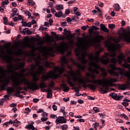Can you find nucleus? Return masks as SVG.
<instances>
[{"instance_id":"18","label":"nucleus","mask_w":130,"mask_h":130,"mask_svg":"<svg viewBox=\"0 0 130 130\" xmlns=\"http://www.w3.org/2000/svg\"><path fill=\"white\" fill-rule=\"evenodd\" d=\"M15 74V77H19V79H14V75H13V79L12 81H13V82L15 80H18V81H20L21 79H23V78H25L24 77H25V74L23 73H19L18 72H14Z\"/></svg>"},{"instance_id":"41","label":"nucleus","mask_w":130,"mask_h":130,"mask_svg":"<svg viewBox=\"0 0 130 130\" xmlns=\"http://www.w3.org/2000/svg\"><path fill=\"white\" fill-rule=\"evenodd\" d=\"M100 90L101 93H102V94H106V93L108 92V91L104 90L103 88H102V87H101L100 88Z\"/></svg>"},{"instance_id":"16","label":"nucleus","mask_w":130,"mask_h":130,"mask_svg":"<svg viewBox=\"0 0 130 130\" xmlns=\"http://www.w3.org/2000/svg\"><path fill=\"white\" fill-rule=\"evenodd\" d=\"M124 68H126L127 69H129L128 71H126L124 73V77H127L128 80L130 81V64L127 63H124L123 64Z\"/></svg>"},{"instance_id":"4","label":"nucleus","mask_w":130,"mask_h":130,"mask_svg":"<svg viewBox=\"0 0 130 130\" xmlns=\"http://www.w3.org/2000/svg\"><path fill=\"white\" fill-rule=\"evenodd\" d=\"M23 83H24V85H26V86H27V87L25 86L23 87V90L24 91H27L28 89L31 90V91L39 90V86L37 85V83L36 82L30 83V81L27 80L26 78H23L21 79L20 80H15L13 81V83L15 87H18L19 86H20V85H22Z\"/></svg>"},{"instance_id":"57","label":"nucleus","mask_w":130,"mask_h":130,"mask_svg":"<svg viewBox=\"0 0 130 130\" xmlns=\"http://www.w3.org/2000/svg\"><path fill=\"white\" fill-rule=\"evenodd\" d=\"M52 108L54 111H56L57 110V106H56L55 105H53L52 106Z\"/></svg>"},{"instance_id":"35","label":"nucleus","mask_w":130,"mask_h":130,"mask_svg":"<svg viewBox=\"0 0 130 130\" xmlns=\"http://www.w3.org/2000/svg\"><path fill=\"white\" fill-rule=\"evenodd\" d=\"M93 40H90L89 41L86 43V46H87V47H89V46H90V45H93Z\"/></svg>"},{"instance_id":"47","label":"nucleus","mask_w":130,"mask_h":130,"mask_svg":"<svg viewBox=\"0 0 130 130\" xmlns=\"http://www.w3.org/2000/svg\"><path fill=\"white\" fill-rule=\"evenodd\" d=\"M4 20V23L5 24V25H7L8 24V18H7L6 17H5L3 18Z\"/></svg>"},{"instance_id":"9","label":"nucleus","mask_w":130,"mask_h":130,"mask_svg":"<svg viewBox=\"0 0 130 130\" xmlns=\"http://www.w3.org/2000/svg\"><path fill=\"white\" fill-rule=\"evenodd\" d=\"M107 47L108 48V50L109 51H111L112 52L111 56H112L113 58L115 57V56H116V52H115V50H117L118 49V45L116 44L111 43L110 45H107Z\"/></svg>"},{"instance_id":"46","label":"nucleus","mask_w":130,"mask_h":130,"mask_svg":"<svg viewBox=\"0 0 130 130\" xmlns=\"http://www.w3.org/2000/svg\"><path fill=\"white\" fill-rule=\"evenodd\" d=\"M108 26L110 29H113V28H115V25L113 24H109Z\"/></svg>"},{"instance_id":"36","label":"nucleus","mask_w":130,"mask_h":130,"mask_svg":"<svg viewBox=\"0 0 130 130\" xmlns=\"http://www.w3.org/2000/svg\"><path fill=\"white\" fill-rule=\"evenodd\" d=\"M33 123L29 124L28 125H26L25 126V128L26 129H32L34 127Z\"/></svg>"},{"instance_id":"50","label":"nucleus","mask_w":130,"mask_h":130,"mask_svg":"<svg viewBox=\"0 0 130 130\" xmlns=\"http://www.w3.org/2000/svg\"><path fill=\"white\" fill-rule=\"evenodd\" d=\"M52 97V92L47 93V98L50 99Z\"/></svg>"},{"instance_id":"55","label":"nucleus","mask_w":130,"mask_h":130,"mask_svg":"<svg viewBox=\"0 0 130 130\" xmlns=\"http://www.w3.org/2000/svg\"><path fill=\"white\" fill-rule=\"evenodd\" d=\"M54 82H51L49 88H53V87H54Z\"/></svg>"},{"instance_id":"54","label":"nucleus","mask_w":130,"mask_h":130,"mask_svg":"<svg viewBox=\"0 0 130 130\" xmlns=\"http://www.w3.org/2000/svg\"><path fill=\"white\" fill-rule=\"evenodd\" d=\"M50 117L51 118H53L54 119H57V116L54 115V114H51L50 115Z\"/></svg>"},{"instance_id":"40","label":"nucleus","mask_w":130,"mask_h":130,"mask_svg":"<svg viewBox=\"0 0 130 130\" xmlns=\"http://www.w3.org/2000/svg\"><path fill=\"white\" fill-rule=\"evenodd\" d=\"M65 109H66V108H64V107H61L60 108V110H61L62 113L63 114V115H67V113L64 111Z\"/></svg>"},{"instance_id":"31","label":"nucleus","mask_w":130,"mask_h":130,"mask_svg":"<svg viewBox=\"0 0 130 130\" xmlns=\"http://www.w3.org/2000/svg\"><path fill=\"white\" fill-rule=\"evenodd\" d=\"M56 9L57 11H59L60 10H63V6L62 5H57L56 6Z\"/></svg>"},{"instance_id":"60","label":"nucleus","mask_w":130,"mask_h":130,"mask_svg":"<svg viewBox=\"0 0 130 130\" xmlns=\"http://www.w3.org/2000/svg\"><path fill=\"white\" fill-rule=\"evenodd\" d=\"M47 115H48V114L44 111L42 113V116L44 117V116H47Z\"/></svg>"},{"instance_id":"8","label":"nucleus","mask_w":130,"mask_h":130,"mask_svg":"<svg viewBox=\"0 0 130 130\" xmlns=\"http://www.w3.org/2000/svg\"><path fill=\"white\" fill-rule=\"evenodd\" d=\"M85 82L86 83H93V84H89L88 88H89L90 90H93V91H95V90H96V88L97 87V85L100 84V82H101V79L94 80H90L89 78H86Z\"/></svg>"},{"instance_id":"30","label":"nucleus","mask_w":130,"mask_h":130,"mask_svg":"<svg viewBox=\"0 0 130 130\" xmlns=\"http://www.w3.org/2000/svg\"><path fill=\"white\" fill-rule=\"evenodd\" d=\"M87 55L88 54L86 52H85L84 54L83 52L82 53V63H86L87 62L86 60L84 59V55Z\"/></svg>"},{"instance_id":"48","label":"nucleus","mask_w":130,"mask_h":130,"mask_svg":"<svg viewBox=\"0 0 130 130\" xmlns=\"http://www.w3.org/2000/svg\"><path fill=\"white\" fill-rule=\"evenodd\" d=\"M93 110H94V111H95V113L100 112V110H99V109L98 107H93Z\"/></svg>"},{"instance_id":"39","label":"nucleus","mask_w":130,"mask_h":130,"mask_svg":"<svg viewBox=\"0 0 130 130\" xmlns=\"http://www.w3.org/2000/svg\"><path fill=\"white\" fill-rule=\"evenodd\" d=\"M114 9L115 11H117L118 12H119V10H120L119 4H116V5L114 6Z\"/></svg>"},{"instance_id":"28","label":"nucleus","mask_w":130,"mask_h":130,"mask_svg":"<svg viewBox=\"0 0 130 130\" xmlns=\"http://www.w3.org/2000/svg\"><path fill=\"white\" fill-rule=\"evenodd\" d=\"M54 15L55 16V17H56L57 18H60V17H61V16H62V11H59L57 12H56L54 14Z\"/></svg>"},{"instance_id":"26","label":"nucleus","mask_w":130,"mask_h":130,"mask_svg":"<svg viewBox=\"0 0 130 130\" xmlns=\"http://www.w3.org/2000/svg\"><path fill=\"white\" fill-rule=\"evenodd\" d=\"M27 42L24 43L22 44V46L23 47H24V48H26V47H30L31 45H30V43H29V42H28V40H29V38H27L26 39Z\"/></svg>"},{"instance_id":"49","label":"nucleus","mask_w":130,"mask_h":130,"mask_svg":"<svg viewBox=\"0 0 130 130\" xmlns=\"http://www.w3.org/2000/svg\"><path fill=\"white\" fill-rule=\"evenodd\" d=\"M88 58H89V60H93V59H94V56H93L92 54H89Z\"/></svg>"},{"instance_id":"17","label":"nucleus","mask_w":130,"mask_h":130,"mask_svg":"<svg viewBox=\"0 0 130 130\" xmlns=\"http://www.w3.org/2000/svg\"><path fill=\"white\" fill-rule=\"evenodd\" d=\"M110 96L114 99V100H117V101H119V100H121L122 99V95H117V94L114 92H112V93L110 94Z\"/></svg>"},{"instance_id":"1","label":"nucleus","mask_w":130,"mask_h":130,"mask_svg":"<svg viewBox=\"0 0 130 130\" xmlns=\"http://www.w3.org/2000/svg\"><path fill=\"white\" fill-rule=\"evenodd\" d=\"M3 59L6 61L7 64V70H6L4 68L0 67V89L1 91H4L8 88L10 84V80H13V76L15 74V71L21 69V72L25 73L27 69H24L25 62H21V58H14V57L8 55H3Z\"/></svg>"},{"instance_id":"15","label":"nucleus","mask_w":130,"mask_h":130,"mask_svg":"<svg viewBox=\"0 0 130 130\" xmlns=\"http://www.w3.org/2000/svg\"><path fill=\"white\" fill-rule=\"evenodd\" d=\"M55 122L56 124H59V123H67V119H66L63 116H58L57 119H56Z\"/></svg>"},{"instance_id":"45","label":"nucleus","mask_w":130,"mask_h":130,"mask_svg":"<svg viewBox=\"0 0 130 130\" xmlns=\"http://www.w3.org/2000/svg\"><path fill=\"white\" fill-rule=\"evenodd\" d=\"M24 19H22L21 21L22 25L24 27H27V22L24 21Z\"/></svg>"},{"instance_id":"33","label":"nucleus","mask_w":130,"mask_h":130,"mask_svg":"<svg viewBox=\"0 0 130 130\" xmlns=\"http://www.w3.org/2000/svg\"><path fill=\"white\" fill-rule=\"evenodd\" d=\"M29 32H30V30H29V28H25L22 30V34H23V35H25L26 33L29 34Z\"/></svg>"},{"instance_id":"27","label":"nucleus","mask_w":130,"mask_h":130,"mask_svg":"<svg viewBox=\"0 0 130 130\" xmlns=\"http://www.w3.org/2000/svg\"><path fill=\"white\" fill-rule=\"evenodd\" d=\"M7 91L8 94H11V93H14L15 91V88H14V87H9L7 88Z\"/></svg>"},{"instance_id":"51","label":"nucleus","mask_w":130,"mask_h":130,"mask_svg":"<svg viewBox=\"0 0 130 130\" xmlns=\"http://www.w3.org/2000/svg\"><path fill=\"white\" fill-rule=\"evenodd\" d=\"M68 83L71 87H74V83L70 79L68 80Z\"/></svg>"},{"instance_id":"64","label":"nucleus","mask_w":130,"mask_h":130,"mask_svg":"<svg viewBox=\"0 0 130 130\" xmlns=\"http://www.w3.org/2000/svg\"><path fill=\"white\" fill-rule=\"evenodd\" d=\"M17 16H18L17 17V20H23L21 15H19V14H17Z\"/></svg>"},{"instance_id":"20","label":"nucleus","mask_w":130,"mask_h":130,"mask_svg":"<svg viewBox=\"0 0 130 130\" xmlns=\"http://www.w3.org/2000/svg\"><path fill=\"white\" fill-rule=\"evenodd\" d=\"M23 53L24 51H23V49L21 48H16V49L14 51V53L16 54V55L18 56L21 55V54H23Z\"/></svg>"},{"instance_id":"58","label":"nucleus","mask_w":130,"mask_h":130,"mask_svg":"<svg viewBox=\"0 0 130 130\" xmlns=\"http://www.w3.org/2000/svg\"><path fill=\"white\" fill-rule=\"evenodd\" d=\"M32 26V23L31 22H28L26 24V27H28L29 28L31 27Z\"/></svg>"},{"instance_id":"23","label":"nucleus","mask_w":130,"mask_h":130,"mask_svg":"<svg viewBox=\"0 0 130 130\" xmlns=\"http://www.w3.org/2000/svg\"><path fill=\"white\" fill-rule=\"evenodd\" d=\"M44 66L46 68H52L54 66V63L46 61L44 62Z\"/></svg>"},{"instance_id":"63","label":"nucleus","mask_w":130,"mask_h":130,"mask_svg":"<svg viewBox=\"0 0 130 130\" xmlns=\"http://www.w3.org/2000/svg\"><path fill=\"white\" fill-rule=\"evenodd\" d=\"M76 16H77V17H80L81 16V14L80 13V12L77 11L76 12H74Z\"/></svg>"},{"instance_id":"29","label":"nucleus","mask_w":130,"mask_h":130,"mask_svg":"<svg viewBox=\"0 0 130 130\" xmlns=\"http://www.w3.org/2000/svg\"><path fill=\"white\" fill-rule=\"evenodd\" d=\"M116 69H117V70L119 71V73L120 75H121V76H122V75L124 76V74L125 73H124L123 72V69H122L119 67L116 68Z\"/></svg>"},{"instance_id":"25","label":"nucleus","mask_w":130,"mask_h":130,"mask_svg":"<svg viewBox=\"0 0 130 130\" xmlns=\"http://www.w3.org/2000/svg\"><path fill=\"white\" fill-rule=\"evenodd\" d=\"M118 88L119 90H122L123 91H124L127 89L125 84H119L118 85Z\"/></svg>"},{"instance_id":"61","label":"nucleus","mask_w":130,"mask_h":130,"mask_svg":"<svg viewBox=\"0 0 130 130\" xmlns=\"http://www.w3.org/2000/svg\"><path fill=\"white\" fill-rule=\"evenodd\" d=\"M46 92H47V93H52V90H51V89L48 88L47 90H46Z\"/></svg>"},{"instance_id":"42","label":"nucleus","mask_w":130,"mask_h":130,"mask_svg":"<svg viewBox=\"0 0 130 130\" xmlns=\"http://www.w3.org/2000/svg\"><path fill=\"white\" fill-rule=\"evenodd\" d=\"M117 79H116L115 78H111L109 80V83H117Z\"/></svg>"},{"instance_id":"24","label":"nucleus","mask_w":130,"mask_h":130,"mask_svg":"<svg viewBox=\"0 0 130 130\" xmlns=\"http://www.w3.org/2000/svg\"><path fill=\"white\" fill-rule=\"evenodd\" d=\"M71 60L72 61V63H73L75 66H77L79 70H81V69H82V63L76 62V61L73 58H71Z\"/></svg>"},{"instance_id":"3","label":"nucleus","mask_w":130,"mask_h":130,"mask_svg":"<svg viewBox=\"0 0 130 130\" xmlns=\"http://www.w3.org/2000/svg\"><path fill=\"white\" fill-rule=\"evenodd\" d=\"M29 56L31 57H34V59L36 62V64H32L31 66V68L30 69V72L29 75H31L32 77V81L33 82H38L39 81V78L37 76V74H42V72L44 70V67L43 65H39L41 63V57L40 55H38L35 57V52L31 51L29 53Z\"/></svg>"},{"instance_id":"6","label":"nucleus","mask_w":130,"mask_h":130,"mask_svg":"<svg viewBox=\"0 0 130 130\" xmlns=\"http://www.w3.org/2000/svg\"><path fill=\"white\" fill-rule=\"evenodd\" d=\"M89 65L90 67L88 68V71L92 73L90 75V78L92 80H94V79L96 78V76L94 75V73H95L96 75L99 74V72L98 70L100 69V65H99L98 63L94 61L90 62Z\"/></svg>"},{"instance_id":"21","label":"nucleus","mask_w":130,"mask_h":130,"mask_svg":"<svg viewBox=\"0 0 130 130\" xmlns=\"http://www.w3.org/2000/svg\"><path fill=\"white\" fill-rule=\"evenodd\" d=\"M60 87L61 89H63V91L64 92H69V90H70V87H69L68 85L65 83L60 84Z\"/></svg>"},{"instance_id":"56","label":"nucleus","mask_w":130,"mask_h":130,"mask_svg":"<svg viewBox=\"0 0 130 130\" xmlns=\"http://www.w3.org/2000/svg\"><path fill=\"white\" fill-rule=\"evenodd\" d=\"M122 105H123V106H125V107H126V106H128V102H122Z\"/></svg>"},{"instance_id":"10","label":"nucleus","mask_w":130,"mask_h":130,"mask_svg":"<svg viewBox=\"0 0 130 130\" xmlns=\"http://www.w3.org/2000/svg\"><path fill=\"white\" fill-rule=\"evenodd\" d=\"M57 48L61 53L63 54L66 50H68V48H69V45L64 42H62L60 43V45L57 47Z\"/></svg>"},{"instance_id":"32","label":"nucleus","mask_w":130,"mask_h":130,"mask_svg":"<svg viewBox=\"0 0 130 130\" xmlns=\"http://www.w3.org/2000/svg\"><path fill=\"white\" fill-rule=\"evenodd\" d=\"M95 39H96V41H98V42H100V41H101V40H103V39H104V38H103V37L102 36H97L95 37Z\"/></svg>"},{"instance_id":"2","label":"nucleus","mask_w":130,"mask_h":130,"mask_svg":"<svg viewBox=\"0 0 130 130\" xmlns=\"http://www.w3.org/2000/svg\"><path fill=\"white\" fill-rule=\"evenodd\" d=\"M61 62L62 63L61 68L55 66L54 67V70L53 71H50L48 73L42 75L41 78L42 81L39 85L40 88H47V85L44 83L45 81H47V80H49V79H52V78H55L56 73H58V74H62L63 72H64V67L66 65L68 66V63L69 62V59L64 56L62 57L61 58Z\"/></svg>"},{"instance_id":"19","label":"nucleus","mask_w":130,"mask_h":130,"mask_svg":"<svg viewBox=\"0 0 130 130\" xmlns=\"http://www.w3.org/2000/svg\"><path fill=\"white\" fill-rule=\"evenodd\" d=\"M107 56H109V53H106L105 56L104 57L106 58V59L104 58H101L100 60L101 62H102L104 64H107L108 63V62L109 61V59L107 58Z\"/></svg>"},{"instance_id":"11","label":"nucleus","mask_w":130,"mask_h":130,"mask_svg":"<svg viewBox=\"0 0 130 130\" xmlns=\"http://www.w3.org/2000/svg\"><path fill=\"white\" fill-rule=\"evenodd\" d=\"M109 67L111 68V69H109V72L111 76H114V77H118V73L116 72H114V71H117L116 69V65L115 64H110Z\"/></svg>"},{"instance_id":"22","label":"nucleus","mask_w":130,"mask_h":130,"mask_svg":"<svg viewBox=\"0 0 130 130\" xmlns=\"http://www.w3.org/2000/svg\"><path fill=\"white\" fill-rule=\"evenodd\" d=\"M100 27V29L102 31H103V32H105V33H109V29H108L104 24H101Z\"/></svg>"},{"instance_id":"43","label":"nucleus","mask_w":130,"mask_h":130,"mask_svg":"<svg viewBox=\"0 0 130 130\" xmlns=\"http://www.w3.org/2000/svg\"><path fill=\"white\" fill-rule=\"evenodd\" d=\"M82 86L83 88H87V84L84 82V79H82Z\"/></svg>"},{"instance_id":"37","label":"nucleus","mask_w":130,"mask_h":130,"mask_svg":"<svg viewBox=\"0 0 130 130\" xmlns=\"http://www.w3.org/2000/svg\"><path fill=\"white\" fill-rule=\"evenodd\" d=\"M9 0H5V1H3L2 2V7H5L6 5H9Z\"/></svg>"},{"instance_id":"13","label":"nucleus","mask_w":130,"mask_h":130,"mask_svg":"<svg viewBox=\"0 0 130 130\" xmlns=\"http://www.w3.org/2000/svg\"><path fill=\"white\" fill-rule=\"evenodd\" d=\"M123 59H124V56L122 55V54H121L117 56V59L115 58H112L111 61L113 63V64H115L116 62H118V63H122Z\"/></svg>"},{"instance_id":"14","label":"nucleus","mask_w":130,"mask_h":130,"mask_svg":"<svg viewBox=\"0 0 130 130\" xmlns=\"http://www.w3.org/2000/svg\"><path fill=\"white\" fill-rule=\"evenodd\" d=\"M123 38L124 41H126L128 43H130V32L123 31L122 34V36L120 37V39Z\"/></svg>"},{"instance_id":"5","label":"nucleus","mask_w":130,"mask_h":130,"mask_svg":"<svg viewBox=\"0 0 130 130\" xmlns=\"http://www.w3.org/2000/svg\"><path fill=\"white\" fill-rule=\"evenodd\" d=\"M80 31H81L80 29L75 30V32L77 34L76 39L78 46V47L75 49V53L76 55L78 56V60H79L80 62H82V38L79 37L81 35Z\"/></svg>"},{"instance_id":"38","label":"nucleus","mask_w":130,"mask_h":130,"mask_svg":"<svg viewBox=\"0 0 130 130\" xmlns=\"http://www.w3.org/2000/svg\"><path fill=\"white\" fill-rule=\"evenodd\" d=\"M60 128L62 130H67L68 128H69V126H68V125L64 124L61 126H60Z\"/></svg>"},{"instance_id":"7","label":"nucleus","mask_w":130,"mask_h":130,"mask_svg":"<svg viewBox=\"0 0 130 130\" xmlns=\"http://www.w3.org/2000/svg\"><path fill=\"white\" fill-rule=\"evenodd\" d=\"M70 75L73 76L72 79L74 82L78 83L79 86L82 85V76L80 70H77V72L71 71Z\"/></svg>"},{"instance_id":"52","label":"nucleus","mask_w":130,"mask_h":130,"mask_svg":"<svg viewBox=\"0 0 130 130\" xmlns=\"http://www.w3.org/2000/svg\"><path fill=\"white\" fill-rule=\"evenodd\" d=\"M48 54H49V53L48 52H47V51H44L43 52V55L45 56L46 57H47V56H48Z\"/></svg>"},{"instance_id":"53","label":"nucleus","mask_w":130,"mask_h":130,"mask_svg":"<svg viewBox=\"0 0 130 130\" xmlns=\"http://www.w3.org/2000/svg\"><path fill=\"white\" fill-rule=\"evenodd\" d=\"M47 119H48V118L46 117H42L41 118V120H42V121H43L44 122V121H46V120H47Z\"/></svg>"},{"instance_id":"12","label":"nucleus","mask_w":130,"mask_h":130,"mask_svg":"<svg viewBox=\"0 0 130 130\" xmlns=\"http://www.w3.org/2000/svg\"><path fill=\"white\" fill-rule=\"evenodd\" d=\"M101 81L100 82V84H98L99 85H101L102 87L104 88L106 90H108L109 88V86H110V83H109V79H105L103 80L100 79Z\"/></svg>"},{"instance_id":"62","label":"nucleus","mask_w":130,"mask_h":130,"mask_svg":"<svg viewBox=\"0 0 130 130\" xmlns=\"http://www.w3.org/2000/svg\"><path fill=\"white\" fill-rule=\"evenodd\" d=\"M67 22H62L61 23V26L62 27H64V26H67Z\"/></svg>"},{"instance_id":"34","label":"nucleus","mask_w":130,"mask_h":130,"mask_svg":"<svg viewBox=\"0 0 130 130\" xmlns=\"http://www.w3.org/2000/svg\"><path fill=\"white\" fill-rule=\"evenodd\" d=\"M35 4V2L32 0H28L27 3V6H34Z\"/></svg>"},{"instance_id":"44","label":"nucleus","mask_w":130,"mask_h":130,"mask_svg":"<svg viewBox=\"0 0 130 130\" xmlns=\"http://www.w3.org/2000/svg\"><path fill=\"white\" fill-rule=\"evenodd\" d=\"M120 116H121V117H124V119L127 120L128 119V117H127V116H126V115H125L124 113L121 114Z\"/></svg>"},{"instance_id":"59","label":"nucleus","mask_w":130,"mask_h":130,"mask_svg":"<svg viewBox=\"0 0 130 130\" xmlns=\"http://www.w3.org/2000/svg\"><path fill=\"white\" fill-rule=\"evenodd\" d=\"M70 13H71V11H70V9H68L66 10L65 15H69Z\"/></svg>"}]
</instances>
